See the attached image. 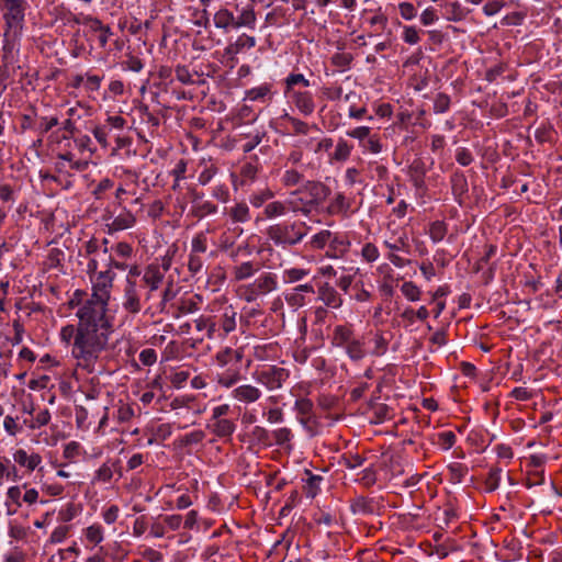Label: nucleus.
Returning <instances> with one entry per match:
<instances>
[{"label":"nucleus","instance_id":"nucleus-1","mask_svg":"<svg viewBox=\"0 0 562 562\" xmlns=\"http://www.w3.org/2000/svg\"><path fill=\"white\" fill-rule=\"evenodd\" d=\"M114 274L100 272L93 283V293L77 311L78 325H67L60 330V339L72 344L71 355L77 366L89 373L95 370L101 353L109 347L112 323L106 316L110 290Z\"/></svg>","mask_w":562,"mask_h":562},{"label":"nucleus","instance_id":"nucleus-2","mask_svg":"<svg viewBox=\"0 0 562 562\" xmlns=\"http://www.w3.org/2000/svg\"><path fill=\"white\" fill-rule=\"evenodd\" d=\"M305 226L304 223L296 224H276L271 225L268 231V237L276 244L282 246H294L300 243L306 235L305 231L301 227Z\"/></svg>","mask_w":562,"mask_h":562},{"label":"nucleus","instance_id":"nucleus-3","mask_svg":"<svg viewBox=\"0 0 562 562\" xmlns=\"http://www.w3.org/2000/svg\"><path fill=\"white\" fill-rule=\"evenodd\" d=\"M3 19L5 22L4 37L7 42L15 41L22 31L24 21V9H15L4 11Z\"/></svg>","mask_w":562,"mask_h":562},{"label":"nucleus","instance_id":"nucleus-4","mask_svg":"<svg viewBox=\"0 0 562 562\" xmlns=\"http://www.w3.org/2000/svg\"><path fill=\"white\" fill-rule=\"evenodd\" d=\"M289 373L283 368L268 367L258 373V381L269 390H277L288 379Z\"/></svg>","mask_w":562,"mask_h":562},{"label":"nucleus","instance_id":"nucleus-5","mask_svg":"<svg viewBox=\"0 0 562 562\" xmlns=\"http://www.w3.org/2000/svg\"><path fill=\"white\" fill-rule=\"evenodd\" d=\"M286 202L289 210L293 213L301 212L304 215H308L314 209L308 196L302 192V188L291 192L286 198Z\"/></svg>","mask_w":562,"mask_h":562},{"label":"nucleus","instance_id":"nucleus-6","mask_svg":"<svg viewBox=\"0 0 562 562\" xmlns=\"http://www.w3.org/2000/svg\"><path fill=\"white\" fill-rule=\"evenodd\" d=\"M302 192L308 196V200L314 207L322 204L329 194L328 188L316 181H307L302 187Z\"/></svg>","mask_w":562,"mask_h":562},{"label":"nucleus","instance_id":"nucleus-7","mask_svg":"<svg viewBox=\"0 0 562 562\" xmlns=\"http://www.w3.org/2000/svg\"><path fill=\"white\" fill-rule=\"evenodd\" d=\"M297 110L304 115H310L315 109L313 95L307 91H292L288 93Z\"/></svg>","mask_w":562,"mask_h":562},{"label":"nucleus","instance_id":"nucleus-8","mask_svg":"<svg viewBox=\"0 0 562 562\" xmlns=\"http://www.w3.org/2000/svg\"><path fill=\"white\" fill-rule=\"evenodd\" d=\"M233 397L239 402L250 404L258 401L261 396V391L250 384H243L234 389Z\"/></svg>","mask_w":562,"mask_h":562},{"label":"nucleus","instance_id":"nucleus-9","mask_svg":"<svg viewBox=\"0 0 562 562\" xmlns=\"http://www.w3.org/2000/svg\"><path fill=\"white\" fill-rule=\"evenodd\" d=\"M124 308L131 313H138L140 311L139 295L136 290L135 282L127 279V286L125 289Z\"/></svg>","mask_w":562,"mask_h":562},{"label":"nucleus","instance_id":"nucleus-10","mask_svg":"<svg viewBox=\"0 0 562 562\" xmlns=\"http://www.w3.org/2000/svg\"><path fill=\"white\" fill-rule=\"evenodd\" d=\"M13 459L16 463L33 471L42 461V458L37 453L27 454L23 449H19L14 452Z\"/></svg>","mask_w":562,"mask_h":562},{"label":"nucleus","instance_id":"nucleus-11","mask_svg":"<svg viewBox=\"0 0 562 562\" xmlns=\"http://www.w3.org/2000/svg\"><path fill=\"white\" fill-rule=\"evenodd\" d=\"M318 295L324 304L328 307L337 308L342 304L340 295L333 286H329L328 284H325L319 289Z\"/></svg>","mask_w":562,"mask_h":562},{"label":"nucleus","instance_id":"nucleus-12","mask_svg":"<svg viewBox=\"0 0 562 562\" xmlns=\"http://www.w3.org/2000/svg\"><path fill=\"white\" fill-rule=\"evenodd\" d=\"M164 272L160 271L157 266H149L143 276V281L149 286L150 291H155L159 288L164 280Z\"/></svg>","mask_w":562,"mask_h":562},{"label":"nucleus","instance_id":"nucleus-13","mask_svg":"<svg viewBox=\"0 0 562 562\" xmlns=\"http://www.w3.org/2000/svg\"><path fill=\"white\" fill-rule=\"evenodd\" d=\"M254 290L261 295L273 291L277 288V280L272 273H263L252 283Z\"/></svg>","mask_w":562,"mask_h":562},{"label":"nucleus","instance_id":"nucleus-14","mask_svg":"<svg viewBox=\"0 0 562 562\" xmlns=\"http://www.w3.org/2000/svg\"><path fill=\"white\" fill-rule=\"evenodd\" d=\"M135 224V216L130 211H124L117 216L113 217L111 223L108 224L111 231H123L131 228Z\"/></svg>","mask_w":562,"mask_h":562},{"label":"nucleus","instance_id":"nucleus-15","mask_svg":"<svg viewBox=\"0 0 562 562\" xmlns=\"http://www.w3.org/2000/svg\"><path fill=\"white\" fill-rule=\"evenodd\" d=\"M214 25L217 29L228 30L229 27L235 29V15L227 9H220L213 18Z\"/></svg>","mask_w":562,"mask_h":562},{"label":"nucleus","instance_id":"nucleus-16","mask_svg":"<svg viewBox=\"0 0 562 562\" xmlns=\"http://www.w3.org/2000/svg\"><path fill=\"white\" fill-rule=\"evenodd\" d=\"M209 427L218 437H231L235 431V424L229 419H216Z\"/></svg>","mask_w":562,"mask_h":562},{"label":"nucleus","instance_id":"nucleus-17","mask_svg":"<svg viewBox=\"0 0 562 562\" xmlns=\"http://www.w3.org/2000/svg\"><path fill=\"white\" fill-rule=\"evenodd\" d=\"M288 211H290V210L288 207L286 200L283 201V202H281V201H272V202L268 203L265 206L263 214L267 217L272 218V217H277V216H282Z\"/></svg>","mask_w":562,"mask_h":562},{"label":"nucleus","instance_id":"nucleus-18","mask_svg":"<svg viewBox=\"0 0 562 562\" xmlns=\"http://www.w3.org/2000/svg\"><path fill=\"white\" fill-rule=\"evenodd\" d=\"M256 45V40L252 36L241 35L237 41L226 48L228 54H238L243 48H252Z\"/></svg>","mask_w":562,"mask_h":562},{"label":"nucleus","instance_id":"nucleus-19","mask_svg":"<svg viewBox=\"0 0 562 562\" xmlns=\"http://www.w3.org/2000/svg\"><path fill=\"white\" fill-rule=\"evenodd\" d=\"M256 22V14L252 9H244L238 18H235V29L246 26L254 27Z\"/></svg>","mask_w":562,"mask_h":562},{"label":"nucleus","instance_id":"nucleus-20","mask_svg":"<svg viewBox=\"0 0 562 562\" xmlns=\"http://www.w3.org/2000/svg\"><path fill=\"white\" fill-rule=\"evenodd\" d=\"M351 330L345 326H337L333 341L337 346H347L351 341Z\"/></svg>","mask_w":562,"mask_h":562},{"label":"nucleus","instance_id":"nucleus-21","mask_svg":"<svg viewBox=\"0 0 562 562\" xmlns=\"http://www.w3.org/2000/svg\"><path fill=\"white\" fill-rule=\"evenodd\" d=\"M286 90L285 93H291L294 90V86L301 85L303 87H308L310 81L302 74H291L285 79Z\"/></svg>","mask_w":562,"mask_h":562},{"label":"nucleus","instance_id":"nucleus-22","mask_svg":"<svg viewBox=\"0 0 562 562\" xmlns=\"http://www.w3.org/2000/svg\"><path fill=\"white\" fill-rule=\"evenodd\" d=\"M256 271V268L251 262H244L234 268V276L236 280H244L251 277Z\"/></svg>","mask_w":562,"mask_h":562},{"label":"nucleus","instance_id":"nucleus-23","mask_svg":"<svg viewBox=\"0 0 562 562\" xmlns=\"http://www.w3.org/2000/svg\"><path fill=\"white\" fill-rule=\"evenodd\" d=\"M347 353L352 360H360L364 357L362 344L359 340L352 339L347 346Z\"/></svg>","mask_w":562,"mask_h":562},{"label":"nucleus","instance_id":"nucleus-24","mask_svg":"<svg viewBox=\"0 0 562 562\" xmlns=\"http://www.w3.org/2000/svg\"><path fill=\"white\" fill-rule=\"evenodd\" d=\"M236 315L237 313L231 308L227 310L222 319V328L225 331V334L232 333L236 328Z\"/></svg>","mask_w":562,"mask_h":562},{"label":"nucleus","instance_id":"nucleus-25","mask_svg":"<svg viewBox=\"0 0 562 562\" xmlns=\"http://www.w3.org/2000/svg\"><path fill=\"white\" fill-rule=\"evenodd\" d=\"M350 153L351 146H349L347 142L340 139L336 145L333 158L337 161H345L350 156Z\"/></svg>","mask_w":562,"mask_h":562},{"label":"nucleus","instance_id":"nucleus-26","mask_svg":"<svg viewBox=\"0 0 562 562\" xmlns=\"http://www.w3.org/2000/svg\"><path fill=\"white\" fill-rule=\"evenodd\" d=\"M330 237H331V233L327 229H324V231L315 234L312 237L310 244L315 249H322L329 241Z\"/></svg>","mask_w":562,"mask_h":562},{"label":"nucleus","instance_id":"nucleus-27","mask_svg":"<svg viewBox=\"0 0 562 562\" xmlns=\"http://www.w3.org/2000/svg\"><path fill=\"white\" fill-rule=\"evenodd\" d=\"M401 291L409 301H418L420 297V290L411 281L404 282Z\"/></svg>","mask_w":562,"mask_h":562},{"label":"nucleus","instance_id":"nucleus-28","mask_svg":"<svg viewBox=\"0 0 562 562\" xmlns=\"http://www.w3.org/2000/svg\"><path fill=\"white\" fill-rule=\"evenodd\" d=\"M86 538L88 541L99 544L103 540V531L101 526L92 525L86 529Z\"/></svg>","mask_w":562,"mask_h":562},{"label":"nucleus","instance_id":"nucleus-29","mask_svg":"<svg viewBox=\"0 0 562 562\" xmlns=\"http://www.w3.org/2000/svg\"><path fill=\"white\" fill-rule=\"evenodd\" d=\"M349 207V203L346 200V196L342 193H338L331 204L329 205L330 213H339L345 212Z\"/></svg>","mask_w":562,"mask_h":562},{"label":"nucleus","instance_id":"nucleus-30","mask_svg":"<svg viewBox=\"0 0 562 562\" xmlns=\"http://www.w3.org/2000/svg\"><path fill=\"white\" fill-rule=\"evenodd\" d=\"M302 180V175L295 169H288L282 176V183L285 187L296 186Z\"/></svg>","mask_w":562,"mask_h":562},{"label":"nucleus","instance_id":"nucleus-31","mask_svg":"<svg viewBox=\"0 0 562 562\" xmlns=\"http://www.w3.org/2000/svg\"><path fill=\"white\" fill-rule=\"evenodd\" d=\"M231 215L236 222H246L249 217V209L246 204H237L232 209Z\"/></svg>","mask_w":562,"mask_h":562},{"label":"nucleus","instance_id":"nucleus-32","mask_svg":"<svg viewBox=\"0 0 562 562\" xmlns=\"http://www.w3.org/2000/svg\"><path fill=\"white\" fill-rule=\"evenodd\" d=\"M430 238L434 241H440L446 235V227L441 222H435L431 224L429 229Z\"/></svg>","mask_w":562,"mask_h":562},{"label":"nucleus","instance_id":"nucleus-33","mask_svg":"<svg viewBox=\"0 0 562 562\" xmlns=\"http://www.w3.org/2000/svg\"><path fill=\"white\" fill-rule=\"evenodd\" d=\"M450 105V99L447 94L439 93L434 101V110L436 113H443Z\"/></svg>","mask_w":562,"mask_h":562},{"label":"nucleus","instance_id":"nucleus-34","mask_svg":"<svg viewBox=\"0 0 562 562\" xmlns=\"http://www.w3.org/2000/svg\"><path fill=\"white\" fill-rule=\"evenodd\" d=\"M239 380V374L236 371L226 372L218 376V383L225 387H231Z\"/></svg>","mask_w":562,"mask_h":562},{"label":"nucleus","instance_id":"nucleus-35","mask_svg":"<svg viewBox=\"0 0 562 562\" xmlns=\"http://www.w3.org/2000/svg\"><path fill=\"white\" fill-rule=\"evenodd\" d=\"M206 251V240L202 235L196 236L192 240L191 252L192 255L202 256Z\"/></svg>","mask_w":562,"mask_h":562},{"label":"nucleus","instance_id":"nucleus-36","mask_svg":"<svg viewBox=\"0 0 562 562\" xmlns=\"http://www.w3.org/2000/svg\"><path fill=\"white\" fill-rule=\"evenodd\" d=\"M502 476L501 469H493L490 471L488 476L486 479V485L490 491H494L498 487Z\"/></svg>","mask_w":562,"mask_h":562},{"label":"nucleus","instance_id":"nucleus-37","mask_svg":"<svg viewBox=\"0 0 562 562\" xmlns=\"http://www.w3.org/2000/svg\"><path fill=\"white\" fill-rule=\"evenodd\" d=\"M50 420V413L48 409H43L38 412L33 423L30 425L31 428H40L46 426Z\"/></svg>","mask_w":562,"mask_h":562},{"label":"nucleus","instance_id":"nucleus-38","mask_svg":"<svg viewBox=\"0 0 562 562\" xmlns=\"http://www.w3.org/2000/svg\"><path fill=\"white\" fill-rule=\"evenodd\" d=\"M438 442L443 450H449L456 442V435L452 431H445L439 435Z\"/></svg>","mask_w":562,"mask_h":562},{"label":"nucleus","instance_id":"nucleus-39","mask_svg":"<svg viewBox=\"0 0 562 562\" xmlns=\"http://www.w3.org/2000/svg\"><path fill=\"white\" fill-rule=\"evenodd\" d=\"M203 265L204 261L201 256L190 254L188 268L193 274L201 272L203 269Z\"/></svg>","mask_w":562,"mask_h":562},{"label":"nucleus","instance_id":"nucleus-40","mask_svg":"<svg viewBox=\"0 0 562 562\" xmlns=\"http://www.w3.org/2000/svg\"><path fill=\"white\" fill-rule=\"evenodd\" d=\"M403 40L411 45L418 43V41H419L418 30L414 26H405L404 32H403Z\"/></svg>","mask_w":562,"mask_h":562},{"label":"nucleus","instance_id":"nucleus-41","mask_svg":"<svg viewBox=\"0 0 562 562\" xmlns=\"http://www.w3.org/2000/svg\"><path fill=\"white\" fill-rule=\"evenodd\" d=\"M307 274L304 269L292 268L284 271V278L288 282H296Z\"/></svg>","mask_w":562,"mask_h":562},{"label":"nucleus","instance_id":"nucleus-42","mask_svg":"<svg viewBox=\"0 0 562 562\" xmlns=\"http://www.w3.org/2000/svg\"><path fill=\"white\" fill-rule=\"evenodd\" d=\"M139 360L144 366H153L157 360L156 351L150 348L142 350Z\"/></svg>","mask_w":562,"mask_h":562},{"label":"nucleus","instance_id":"nucleus-43","mask_svg":"<svg viewBox=\"0 0 562 562\" xmlns=\"http://www.w3.org/2000/svg\"><path fill=\"white\" fill-rule=\"evenodd\" d=\"M385 246L391 250L408 251L407 237L400 236L394 243L385 241Z\"/></svg>","mask_w":562,"mask_h":562},{"label":"nucleus","instance_id":"nucleus-44","mask_svg":"<svg viewBox=\"0 0 562 562\" xmlns=\"http://www.w3.org/2000/svg\"><path fill=\"white\" fill-rule=\"evenodd\" d=\"M400 13L405 20H412L416 16V10L409 2H402L398 5Z\"/></svg>","mask_w":562,"mask_h":562},{"label":"nucleus","instance_id":"nucleus-45","mask_svg":"<svg viewBox=\"0 0 562 562\" xmlns=\"http://www.w3.org/2000/svg\"><path fill=\"white\" fill-rule=\"evenodd\" d=\"M273 436L278 445H284L290 441L292 434L289 428H279L273 431Z\"/></svg>","mask_w":562,"mask_h":562},{"label":"nucleus","instance_id":"nucleus-46","mask_svg":"<svg viewBox=\"0 0 562 562\" xmlns=\"http://www.w3.org/2000/svg\"><path fill=\"white\" fill-rule=\"evenodd\" d=\"M273 192L270 190H266L261 192L260 194H256L251 198L250 202L254 206L260 207L263 205L265 202L272 199Z\"/></svg>","mask_w":562,"mask_h":562},{"label":"nucleus","instance_id":"nucleus-47","mask_svg":"<svg viewBox=\"0 0 562 562\" xmlns=\"http://www.w3.org/2000/svg\"><path fill=\"white\" fill-rule=\"evenodd\" d=\"M58 124L57 117H41L38 123V128L42 134L47 133L50 131L54 126Z\"/></svg>","mask_w":562,"mask_h":562},{"label":"nucleus","instance_id":"nucleus-48","mask_svg":"<svg viewBox=\"0 0 562 562\" xmlns=\"http://www.w3.org/2000/svg\"><path fill=\"white\" fill-rule=\"evenodd\" d=\"M295 408L299 412V414L305 416L312 412L313 404L307 398H300L295 402Z\"/></svg>","mask_w":562,"mask_h":562},{"label":"nucleus","instance_id":"nucleus-49","mask_svg":"<svg viewBox=\"0 0 562 562\" xmlns=\"http://www.w3.org/2000/svg\"><path fill=\"white\" fill-rule=\"evenodd\" d=\"M370 131H371L370 127L360 126V127H357V128H355L352 131H349L347 134L350 137L363 140L364 138L370 136Z\"/></svg>","mask_w":562,"mask_h":562},{"label":"nucleus","instance_id":"nucleus-50","mask_svg":"<svg viewBox=\"0 0 562 562\" xmlns=\"http://www.w3.org/2000/svg\"><path fill=\"white\" fill-rule=\"evenodd\" d=\"M362 255L368 261H374L379 257V251L374 245L367 244L362 249Z\"/></svg>","mask_w":562,"mask_h":562},{"label":"nucleus","instance_id":"nucleus-51","mask_svg":"<svg viewBox=\"0 0 562 562\" xmlns=\"http://www.w3.org/2000/svg\"><path fill=\"white\" fill-rule=\"evenodd\" d=\"M67 532H68V527H66V526L57 527L50 535V541L55 542V543L61 542L66 538Z\"/></svg>","mask_w":562,"mask_h":562},{"label":"nucleus","instance_id":"nucleus-52","mask_svg":"<svg viewBox=\"0 0 562 562\" xmlns=\"http://www.w3.org/2000/svg\"><path fill=\"white\" fill-rule=\"evenodd\" d=\"M8 498L16 506H21L20 497H21V487L20 486H11L7 492Z\"/></svg>","mask_w":562,"mask_h":562},{"label":"nucleus","instance_id":"nucleus-53","mask_svg":"<svg viewBox=\"0 0 562 562\" xmlns=\"http://www.w3.org/2000/svg\"><path fill=\"white\" fill-rule=\"evenodd\" d=\"M3 427L7 430V432L10 434L11 436H15L19 431L18 424L15 419L11 416H5L3 420Z\"/></svg>","mask_w":562,"mask_h":562},{"label":"nucleus","instance_id":"nucleus-54","mask_svg":"<svg viewBox=\"0 0 562 562\" xmlns=\"http://www.w3.org/2000/svg\"><path fill=\"white\" fill-rule=\"evenodd\" d=\"M268 92L269 89L267 87H258L248 91L247 97L249 100L255 101L265 98L268 94Z\"/></svg>","mask_w":562,"mask_h":562},{"label":"nucleus","instance_id":"nucleus-55","mask_svg":"<svg viewBox=\"0 0 562 562\" xmlns=\"http://www.w3.org/2000/svg\"><path fill=\"white\" fill-rule=\"evenodd\" d=\"M456 159L462 166H468L473 160L472 155L463 148L457 151Z\"/></svg>","mask_w":562,"mask_h":562},{"label":"nucleus","instance_id":"nucleus-56","mask_svg":"<svg viewBox=\"0 0 562 562\" xmlns=\"http://www.w3.org/2000/svg\"><path fill=\"white\" fill-rule=\"evenodd\" d=\"M176 77L182 83H191L192 77L186 67H177Z\"/></svg>","mask_w":562,"mask_h":562},{"label":"nucleus","instance_id":"nucleus-57","mask_svg":"<svg viewBox=\"0 0 562 562\" xmlns=\"http://www.w3.org/2000/svg\"><path fill=\"white\" fill-rule=\"evenodd\" d=\"M113 472L111 468L106 464H103L97 472V479L99 481L108 482L111 480Z\"/></svg>","mask_w":562,"mask_h":562},{"label":"nucleus","instance_id":"nucleus-58","mask_svg":"<svg viewBox=\"0 0 562 562\" xmlns=\"http://www.w3.org/2000/svg\"><path fill=\"white\" fill-rule=\"evenodd\" d=\"M437 20V15L432 9H426L422 15L420 21L424 25H430Z\"/></svg>","mask_w":562,"mask_h":562},{"label":"nucleus","instance_id":"nucleus-59","mask_svg":"<svg viewBox=\"0 0 562 562\" xmlns=\"http://www.w3.org/2000/svg\"><path fill=\"white\" fill-rule=\"evenodd\" d=\"M115 252L120 257L127 258L132 255V247L126 243H119L115 246Z\"/></svg>","mask_w":562,"mask_h":562},{"label":"nucleus","instance_id":"nucleus-60","mask_svg":"<svg viewBox=\"0 0 562 562\" xmlns=\"http://www.w3.org/2000/svg\"><path fill=\"white\" fill-rule=\"evenodd\" d=\"M286 302L291 306H302L304 304V296L301 293L293 292L286 295Z\"/></svg>","mask_w":562,"mask_h":562},{"label":"nucleus","instance_id":"nucleus-61","mask_svg":"<svg viewBox=\"0 0 562 562\" xmlns=\"http://www.w3.org/2000/svg\"><path fill=\"white\" fill-rule=\"evenodd\" d=\"M363 461H364L363 458H361L358 454L345 458V464L349 469H357V468L361 467Z\"/></svg>","mask_w":562,"mask_h":562},{"label":"nucleus","instance_id":"nucleus-62","mask_svg":"<svg viewBox=\"0 0 562 562\" xmlns=\"http://www.w3.org/2000/svg\"><path fill=\"white\" fill-rule=\"evenodd\" d=\"M204 438V432L201 431V430H198V431H193L191 434H188L186 437H184V442L187 445H191V443H198V442H201Z\"/></svg>","mask_w":562,"mask_h":562},{"label":"nucleus","instance_id":"nucleus-63","mask_svg":"<svg viewBox=\"0 0 562 562\" xmlns=\"http://www.w3.org/2000/svg\"><path fill=\"white\" fill-rule=\"evenodd\" d=\"M86 24L89 26V29L94 33H100L105 25L102 24V22L95 18H87Z\"/></svg>","mask_w":562,"mask_h":562},{"label":"nucleus","instance_id":"nucleus-64","mask_svg":"<svg viewBox=\"0 0 562 562\" xmlns=\"http://www.w3.org/2000/svg\"><path fill=\"white\" fill-rule=\"evenodd\" d=\"M501 8L502 4L499 2L491 1L483 7V11L486 15H494L501 10Z\"/></svg>","mask_w":562,"mask_h":562}]
</instances>
